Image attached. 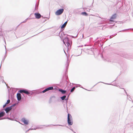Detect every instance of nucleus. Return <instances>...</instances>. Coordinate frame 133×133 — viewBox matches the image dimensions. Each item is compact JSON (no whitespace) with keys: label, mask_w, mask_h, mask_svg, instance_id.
Here are the masks:
<instances>
[{"label":"nucleus","mask_w":133,"mask_h":133,"mask_svg":"<svg viewBox=\"0 0 133 133\" xmlns=\"http://www.w3.org/2000/svg\"><path fill=\"white\" fill-rule=\"evenodd\" d=\"M63 43L66 46H67L68 50H69L71 48V44L70 43L71 41L69 39L68 37H65L63 40Z\"/></svg>","instance_id":"f257e3e1"},{"label":"nucleus","mask_w":133,"mask_h":133,"mask_svg":"<svg viewBox=\"0 0 133 133\" xmlns=\"http://www.w3.org/2000/svg\"><path fill=\"white\" fill-rule=\"evenodd\" d=\"M67 122L69 125H71L73 124V122L72 116L71 114L69 113H68V115Z\"/></svg>","instance_id":"f03ea898"},{"label":"nucleus","mask_w":133,"mask_h":133,"mask_svg":"<svg viewBox=\"0 0 133 133\" xmlns=\"http://www.w3.org/2000/svg\"><path fill=\"white\" fill-rule=\"evenodd\" d=\"M66 97V95H64L63 96L60 97V98L61 99L62 101L65 100L66 101V109L68 110V104H69L70 105V102H68V98H65Z\"/></svg>","instance_id":"7ed1b4c3"},{"label":"nucleus","mask_w":133,"mask_h":133,"mask_svg":"<svg viewBox=\"0 0 133 133\" xmlns=\"http://www.w3.org/2000/svg\"><path fill=\"white\" fill-rule=\"evenodd\" d=\"M64 11V9L63 8L60 9L56 12L55 15L57 16L59 15L63 12Z\"/></svg>","instance_id":"20e7f679"},{"label":"nucleus","mask_w":133,"mask_h":133,"mask_svg":"<svg viewBox=\"0 0 133 133\" xmlns=\"http://www.w3.org/2000/svg\"><path fill=\"white\" fill-rule=\"evenodd\" d=\"M54 88L55 90H58V91L61 92L62 94H65L66 92V90H63L59 88Z\"/></svg>","instance_id":"39448f33"},{"label":"nucleus","mask_w":133,"mask_h":133,"mask_svg":"<svg viewBox=\"0 0 133 133\" xmlns=\"http://www.w3.org/2000/svg\"><path fill=\"white\" fill-rule=\"evenodd\" d=\"M21 121L22 122L24 123V124L25 125H28V120L26 119L25 118H23L21 119Z\"/></svg>","instance_id":"423d86ee"},{"label":"nucleus","mask_w":133,"mask_h":133,"mask_svg":"<svg viewBox=\"0 0 133 133\" xmlns=\"http://www.w3.org/2000/svg\"><path fill=\"white\" fill-rule=\"evenodd\" d=\"M116 17V14H115L113 15H112L111 17L110 18V21L113 22V21L112 19H115Z\"/></svg>","instance_id":"0eeeda50"},{"label":"nucleus","mask_w":133,"mask_h":133,"mask_svg":"<svg viewBox=\"0 0 133 133\" xmlns=\"http://www.w3.org/2000/svg\"><path fill=\"white\" fill-rule=\"evenodd\" d=\"M68 21L65 22L61 26V28L62 30H63L64 29V28H65L66 25Z\"/></svg>","instance_id":"6e6552de"},{"label":"nucleus","mask_w":133,"mask_h":133,"mask_svg":"<svg viewBox=\"0 0 133 133\" xmlns=\"http://www.w3.org/2000/svg\"><path fill=\"white\" fill-rule=\"evenodd\" d=\"M12 109V107H7L5 109V111L6 113H8L9 111L11 110Z\"/></svg>","instance_id":"1a4fd4ad"},{"label":"nucleus","mask_w":133,"mask_h":133,"mask_svg":"<svg viewBox=\"0 0 133 133\" xmlns=\"http://www.w3.org/2000/svg\"><path fill=\"white\" fill-rule=\"evenodd\" d=\"M17 96L18 101H20L21 99V94L20 93H17Z\"/></svg>","instance_id":"9d476101"},{"label":"nucleus","mask_w":133,"mask_h":133,"mask_svg":"<svg viewBox=\"0 0 133 133\" xmlns=\"http://www.w3.org/2000/svg\"><path fill=\"white\" fill-rule=\"evenodd\" d=\"M19 92L21 93L24 92L26 94H29V92L25 90H20L19 91Z\"/></svg>","instance_id":"9b49d317"},{"label":"nucleus","mask_w":133,"mask_h":133,"mask_svg":"<svg viewBox=\"0 0 133 133\" xmlns=\"http://www.w3.org/2000/svg\"><path fill=\"white\" fill-rule=\"evenodd\" d=\"M49 18L46 17H43L42 16V22L44 23L46 20L49 19Z\"/></svg>","instance_id":"f8f14e48"},{"label":"nucleus","mask_w":133,"mask_h":133,"mask_svg":"<svg viewBox=\"0 0 133 133\" xmlns=\"http://www.w3.org/2000/svg\"><path fill=\"white\" fill-rule=\"evenodd\" d=\"M35 15L37 18L39 19L41 17L40 14L38 13H35Z\"/></svg>","instance_id":"ddd939ff"},{"label":"nucleus","mask_w":133,"mask_h":133,"mask_svg":"<svg viewBox=\"0 0 133 133\" xmlns=\"http://www.w3.org/2000/svg\"><path fill=\"white\" fill-rule=\"evenodd\" d=\"M67 65H66V72H67V71H68V66H69V63L68 62V60L67 59Z\"/></svg>","instance_id":"4468645a"},{"label":"nucleus","mask_w":133,"mask_h":133,"mask_svg":"<svg viewBox=\"0 0 133 133\" xmlns=\"http://www.w3.org/2000/svg\"><path fill=\"white\" fill-rule=\"evenodd\" d=\"M46 89L48 91L50 90H53L54 88L52 86L50 87L47 88Z\"/></svg>","instance_id":"2eb2a0df"},{"label":"nucleus","mask_w":133,"mask_h":133,"mask_svg":"<svg viewBox=\"0 0 133 133\" xmlns=\"http://www.w3.org/2000/svg\"><path fill=\"white\" fill-rule=\"evenodd\" d=\"M5 115V113L4 112H2L0 113V117H2Z\"/></svg>","instance_id":"dca6fc26"},{"label":"nucleus","mask_w":133,"mask_h":133,"mask_svg":"<svg viewBox=\"0 0 133 133\" xmlns=\"http://www.w3.org/2000/svg\"><path fill=\"white\" fill-rule=\"evenodd\" d=\"M81 14L83 15H84L85 16H87L88 15V14L85 12H82L81 13Z\"/></svg>","instance_id":"f3484780"},{"label":"nucleus","mask_w":133,"mask_h":133,"mask_svg":"<svg viewBox=\"0 0 133 133\" xmlns=\"http://www.w3.org/2000/svg\"><path fill=\"white\" fill-rule=\"evenodd\" d=\"M125 92L126 93V94H127V92L125 91ZM127 98L130 101H131V100H132V99L130 98V96L127 95Z\"/></svg>","instance_id":"a211bd4d"},{"label":"nucleus","mask_w":133,"mask_h":133,"mask_svg":"<svg viewBox=\"0 0 133 133\" xmlns=\"http://www.w3.org/2000/svg\"><path fill=\"white\" fill-rule=\"evenodd\" d=\"M76 88V87H74L71 90H70V92H73L75 90Z\"/></svg>","instance_id":"6ab92c4d"},{"label":"nucleus","mask_w":133,"mask_h":133,"mask_svg":"<svg viewBox=\"0 0 133 133\" xmlns=\"http://www.w3.org/2000/svg\"><path fill=\"white\" fill-rule=\"evenodd\" d=\"M130 29L133 30V29L130 28V29H125V30H121V31H119V32H122V31H125V30H130Z\"/></svg>","instance_id":"aec40b11"},{"label":"nucleus","mask_w":133,"mask_h":133,"mask_svg":"<svg viewBox=\"0 0 133 133\" xmlns=\"http://www.w3.org/2000/svg\"><path fill=\"white\" fill-rule=\"evenodd\" d=\"M48 91L46 89H45V90L42 91V93H44L46 91Z\"/></svg>","instance_id":"412c9836"},{"label":"nucleus","mask_w":133,"mask_h":133,"mask_svg":"<svg viewBox=\"0 0 133 133\" xmlns=\"http://www.w3.org/2000/svg\"><path fill=\"white\" fill-rule=\"evenodd\" d=\"M53 125L54 126H64V125H59V124Z\"/></svg>","instance_id":"4be33fe9"},{"label":"nucleus","mask_w":133,"mask_h":133,"mask_svg":"<svg viewBox=\"0 0 133 133\" xmlns=\"http://www.w3.org/2000/svg\"><path fill=\"white\" fill-rule=\"evenodd\" d=\"M10 100H8L7 101V102H6V103L7 104L9 103H10Z\"/></svg>","instance_id":"5701e85b"},{"label":"nucleus","mask_w":133,"mask_h":133,"mask_svg":"<svg viewBox=\"0 0 133 133\" xmlns=\"http://www.w3.org/2000/svg\"><path fill=\"white\" fill-rule=\"evenodd\" d=\"M81 86V85L80 84H77V86L75 87L76 88L77 87H79L81 88H83V87H80Z\"/></svg>","instance_id":"b1692460"},{"label":"nucleus","mask_w":133,"mask_h":133,"mask_svg":"<svg viewBox=\"0 0 133 133\" xmlns=\"http://www.w3.org/2000/svg\"><path fill=\"white\" fill-rule=\"evenodd\" d=\"M103 83V82H102ZM99 83V82H98V83H97L93 87H94V86H95L96 85L97 83ZM103 83H104V84H108V85H110V84H108V83H105L104 82H103Z\"/></svg>","instance_id":"393cba45"},{"label":"nucleus","mask_w":133,"mask_h":133,"mask_svg":"<svg viewBox=\"0 0 133 133\" xmlns=\"http://www.w3.org/2000/svg\"><path fill=\"white\" fill-rule=\"evenodd\" d=\"M71 107V103H70V105L69 104H68V106L67 107L68 108V107Z\"/></svg>","instance_id":"a878e982"},{"label":"nucleus","mask_w":133,"mask_h":133,"mask_svg":"<svg viewBox=\"0 0 133 133\" xmlns=\"http://www.w3.org/2000/svg\"><path fill=\"white\" fill-rule=\"evenodd\" d=\"M6 105H7V104L5 103V104L3 105V108H4L5 107H6Z\"/></svg>","instance_id":"bb28decb"},{"label":"nucleus","mask_w":133,"mask_h":133,"mask_svg":"<svg viewBox=\"0 0 133 133\" xmlns=\"http://www.w3.org/2000/svg\"><path fill=\"white\" fill-rule=\"evenodd\" d=\"M96 43L98 44H99L100 43V41H98L96 42Z\"/></svg>","instance_id":"cd10ccee"},{"label":"nucleus","mask_w":133,"mask_h":133,"mask_svg":"<svg viewBox=\"0 0 133 133\" xmlns=\"http://www.w3.org/2000/svg\"><path fill=\"white\" fill-rule=\"evenodd\" d=\"M16 105V104H13L12 105V106H11V107H14V106H15Z\"/></svg>","instance_id":"c85d7f7f"},{"label":"nucleus","mask_w":133,"mask_h":133,"mask_svg":"<svg viewBox=\"0 0 133 133\" xmlns=\"http://www.w3.org/2000/svg\"><path fill=\"white\" fill-rule=\"evenodd\" d=\"M70 130H71L73 132H74V131H73V130L72 129H71L70 128H69Z\"/></svg>","instance_id":"c756f323"},{"label":"nucleus","mask_w":133,"mask_h":133,"mask_svg":"<svg viewBox=\"0 0 133 133\" xmlns=\"http://www.w3.org/2000/svg\"><path fill=\"white\" fill-rule=\"evenodd\" d=\"M52 98H55V96H53L52 97Z\"/></svg>","instance_id":"7c9ffc66"},{"label":"nucleus","mask_w":133,"mask_h":133,"mask_svg":"<svg viewBox=\"0 0 133 133\" xmlns=\"http://www.w3.org/2000/svg\"><path fill=\"white\" fill-rule=\"evenodd\" d=\"M69 95L67 96V97L66 98H68H68H69Z\"/></svg>","instance_id":"2f4dec72"},{"label":"nucleus","mask_w":133,"mask_h":133,"mask_svg":"<svg viewBox=\"0 0 133 133\" xmlns=\"http://www.w3.org/2000/svg\"><path fill=\"white\" fill-rule=\"evenodd\" d=\"M99 38L98 37H97L96 39H95V40H97V39H98Z\"/></svg>","instance_id":"473e14b6"},{"label":"nucleus","mask_w":133,"mask_h":133,"mask_svg":"<svg viewBox=\"0 0 133 133\" xmlns=\"http://www.w3.org/2000/svg\"><path fill=\"white\" fill-rule=\"evenodd\" d=\"M83 46V45H81V46H78V47H82V46Z\"/></svg>","instance_id":"72a5a7b5"},{"label":"nucleus","mask_w":133,"mask_h":133,"mask_svg":"<svg viewBox=\"0 0 133 133\" xmlns=\"http://www.w3.org/2000/svg\"><path fill=\"white\" fill-rule=\"evenodd\" d=\"M64 52H65V54H66V53L65 52V51H64Z\"/></svg>","instance_id":"f704fd0d"},{"label":"nucleus","mask_w":133,"mask_h":133,"mask_svg":"<svg viewBox=\"0 0 133 133\" xmlns=\"http://www.w3.org/2000/svg\"><path fill=\"white\" fill-rule=\"evenodd\" d=\"M61 32V31H60V32L59 33V34H60Z\"/></svg>","instance_id":"c9c22d12"},{"label":"nucleus","mask_w":133,"mask_h":133,"mask_svg":"<svg viewBox=\"0 0 133 133\" xmlns=\"http://www.w3.org/2000/svg\"><path fill=\"white\" fill-rule=\"evenodd\" d=\"M66 127L67 128H69V127H67H67Z\"/></svg>","instance_id":"e433bc0d"},{"label":"nucleus","mask_w":133,"mask_h":133,"mask_svg":"<svg viewBox=\"0 0 133 133\" xmlns=\"http://www.w3.org/2000/svg\"><path fill=\"white\" fill-rule=\"evenodd\" d=\"M111 36H110V38H111Z\"/></svg>","instance_id":"4c0bfd02"},{"label":"nucleus","mask_w":133,"mask_h":133,"mask_svg":"<svg viewBox=\"0 0 133 133\" xmlns=\"http://www.w3.org/2000/svg\"><path fill=\"white\" fill-rule=\"evenodd\" d=\"M115 35H117V34H116Z\"/></svg>","instance_id":"58836bf2"},{"label":"nucleus","mask_w":133,"mask_h":133,"mask_svg":"<svg viewBox=\"0 0 133 133\" xmlns=\"http://www.w3.org/2000/svg\"><path fill=\"white\" fill-rule=\"evenodd\" d=\"M73 132L74 133H76V132H75L74 131V132Z\"/></svg>","instance_id":"ea45409f"},{"label":"nucleus","mask_w":133,"mask_h":133,"mask_svg":"<svg viewBox=\"0 0 133 133\" xmlns=\"http://www.w3.org/2000/svg\"><path fill=\"white\" fill-rule=\"evenodd\" d=\"M122 89H124V88H122ZM124 90V91H125V90Z\"/></svg>","instance_id":"a19ab883"},{"label":"nucleus","mask_w":133,"mask_h":133,"mask_svg":"<svg viewBox=\"0 0 133 133\" xmlns=\"http://www.w3.org/2000/svg\"><path fill=\"white\" fill-rule=\"evenodd\" d=\"M82 54V52H81V54Z\"/></svg>","instance_id":"79ce46f5"},{"label":"nucleus","mask_w":133,"mask_h":133,"mask_svg":"<svg viewBox=\"0 0 133 133\" xmlns=\"http://www.w3.org/2000/svg\"><path fill=\"white\" fill-rule=\"evenodd\" d=\"M77 36H76V37H77Z\"/></svg>","instance_id":"37998d69"},{"label":"nucleus","mask_w":133,"mask_h":133,"mask_svg":"<svg viewBox=\"0 0 133 133\" xmlns=\"http://www.w3.org/2000/svg\"><path fill=\"white\" fill-rule=\"evenodd\" d=\"M79 55H77V56H79Z\"/></svg>","instance_id":"c03bdc74"},{"label":"nucleus","mask_w":133,"mask_h":133,"mask_svg":"<svg viewBox=\"0 0 133 133\" xmlns=\"http://www.w3.org/2000/svg\"><path fill=\"white\" fill-rule=\"evenodd\" d=\"M72 37L73 38L74 37L73 36H72Z\"/></svg>","instance_id":"a18cd8bd"},{"label":"nucleus","mask_w":133,"mask_h":133,"mask_svg":"<svg viewBox=\"0 0 133 133\" xmlns=\"http://www.w3.org/2000/svg\"><path fill=\"white\" fill-rule=\"evenodd\" d=\"M72 84H73V83H72Z\"/></svg>","instance_id":"49530a36"}]
</instances>
